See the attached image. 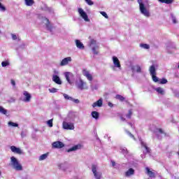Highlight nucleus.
Wrapping results in <instances>:
<instances>
[{"label": "nucleus", "mask_w": 179, "mask_h": 179, "mask_svg": "<svg viewBox=\"0 0 179 179\" xmlns=\"http://www.w3.org/2000/svg\"><path fill=\"white\" fill-rule=\"evenodd\" d=\"M10 162L13 169H15V170H16L17 171H22V170H23V166H22V164L19 163V161H17V159H16V157H11Z\"/></svg>", "instance_id": "1"}, {"label": "nucleus", "mask_w": 179, "mask_h": 179, "mask_svg": "<svg viewBox=\"0 0 179 179\" xmlns=\"http://www.w3.org/2000/svg\"><path fill=\"white\" fill-rule=\"evenodd\" d=\"M138 2L139 3V8H140V12L145 16V17H149L150 16V13L146 9V7H145V4L142 3V0H138Z\"/></svg>", "instance_id": "2"}, {"label": "nucleus", "mask_w": 179, "mask_h": 179, "mask_svg": "<svg viewBox=\"0 0 179 179\" xmlns=\"http://www.w3.org/2000/svg\"><path fill=\"white\" fill-rule=\"evenodd\" d=\"M150 73L152 76V79L153 80V82H155L156 83H159V78H157V76H156L157 73H156V69L155 68H150Z\"/></svg>", "instance_id": "3"}, {"label": "nucleus", "mask_w": 179, "mask_h": 179, "mask_svg": "<svg viewBox=\"0 0 179 179\" xmlns=\"http://www.w3.org/2000/svg\"><path fill=\"white\" fill-rule=\"evenodd\" d=\"M92 171L96 179H101V172H97V166L92 164Z\"/></svg>", "instance_id": "4"}, {"label": "nucleus", "mask_w": 179, "mask_h": 179, "mask_svg": "<svg viewBox=\"0 0 179 179\" xmlns=\"http://www.w3.org/2000/svg\"><path fill=\"white\" fill-rule=\"evenodd\" d=\"M64 146L65 144L59 141H55L52 143V148H53V149H62Z\"/></svg>", "instance_id": "5"}, {"label": "nucleus", "mask_w": 179, "mask_h": 179, "mask_svg": "<svg viewBox=\"0 0 179 179\" xmlns=\"http://www.w3.org/2000/svg\"><path fill=\"white\" fill-rule=\"evenodd\" d=\"M63 128L64 129H69L70 131H72L75 129V126L73 125V123L63 122Z\"/></svg>", "instance_id": "6"}, {"label": "nucleus", "mask_w": 179, "mask_h": 179, "mask_svg": "<svg viewBox=\"0 0 179 179\" xmlns=\"http://www.w3.org/2000/svg\"><path fill=\"white\" fill-rule=\"evenodd\" d=\"M65 78L70 85H72V80H73V73L71 72H65L64 73Z\"/></svg>", "instance_id": "7"}, {"label": "nucleus", "mask_w": 179, "mask_h": 179, "mask_svg": "<svg viewBox=\"0 0 179 179\" xmlns=\"http://www.w3.org/2000/svg\"><path fill=\"white\" fill-rule=\"evenodd\" d=\"M23 96V101H24L25 103H29V101L31 100V94H30V93H29V92L27 91H24Z\"/></svg>", "instance_id": "8"}, {"label": "nucleus", "mask_w": 179, "mask_h": 179, "mask_svg": "<svg viewBox=\"0 0 179 179\" xmlns=\"http://www.w3.org/2000/svg\"><path fill=\"white\" fill-rule=\"evenodd\" d=\"M78 13L85 22H89V17L87 16V14L83 10V9L78 8Z\"/></svg>", "instance_id": "9"}, {"label": "nucleus", "mask_w": 179, "mask_h": 179, "mask_svg": "<svg viewBox=\"0 0 179 179\" xmlns=\"http://www.w3.org/2000/svg\"><path fill=\"white\" fill-rule=\"evenodd\" d=\"M10 150L13 152V153H15L16 155H23V152L21 150V149L15 145L10 146Z\"/></svg>", "instance_id": "10"}, {"label": "nucleus", "mask_w": 179, "mask_h": 179, "mask_svg": "<svg viewBox=\"0 0 179 179\" xmlns=\"http://www.w3.org/2000/svg\"><path fill=\"white\" fill-rule=\"evenodd\" d=\"M145 174H147L150 178H156V173L150 171L149 167H145Z\"/></svg>", "instance_id": "11"}, {"label": "nucleus", "mask_w": 179, "mask_h": 179, "mask_svg": "<svg viewBox=\"0 0 179 179\" xmlns=\"http://www.w3.org/2000/svg\"><path fill=\"white\" fill-rule=\"evenodd\" d=\"M72 62V57H66L62 60L60 63V66H65V65H68V64H69V62Z\"/></svg>", "instance_id": "12"}, {"label": "nucleus", "mask_w": 179, "mask_h": 179, "mask_svg": "<svg viewBox=\"0 0 179 179\" xmlns=\"http://www.w3.org/2000/svg\"><path fill=\"white\" fill-rule=\"evenodd\" d=\"M83 75L85 76V78H87V79H88V80L90 82L93 80V76H92V74H90V73H89V71H86L85 69L83 71Z\"/></svg>", "instance_id": "13"}, {"label": "nucleus", "mask_w": 179, "mask_h": 179, "mask_svg": "<svg viewBox=\"0 0 179 179\" xmlns=\"http://www.w3.org/2000/svg\"><path fill=\"white\" fill-rule=\"evenodd\" d=\"M78 87L80 90H87V86H86V83L83 81V80H80V83L78 84Z\"/></svg>", "instance_id": "14"}, {"label": "nucleus", "mask_w": 179, "mask_h": 179, "mask_svg": "<svg viewBox=\"0 0 179 179\" xmlns=\"http://www.w3.org/2000/svg\"><path fill=\"white\" fill-rule=\"evenodd\" d=\"M52 81L55 82L57 85H62V81L59 78V76L54 75L52 76Z\"/></svg>", "instance_id": "15"}, {"label": "nucleus", "mask_w": 179, "mask_h": 179, "mask_svg": "<svg viewBox=\"0 0 179 179\" xmlns=\"http://www.w3.org/2000/svg\"><path fill=\"white\" fill-rule=\"evenodd\" d=\"M103 106V99H100L96 102L92 103V107L94 108L95 107H101Z\"/></svg>", "instance_id": "16"}, {"label": "nucleus", "mask_w": 179, "mask_h": 179, "mask_svg": "<svg viewBox=\"0 0 179 179\" xmlns=\"http://www.w3.org/2000/svg\"><path fill=\"white\" fill-rule=\"evenodd\" d=\"M76 45L77 48H79L80 50H85V45L79 40H76Z\"/></svg>", "instance_id": "17"}, {"label": "nucleus", "mask_w": 179, "mask_h": 179, "mask_svg": "<svg viewBox=\"0 0 179 179\" xmlns=\"http://www.w3.org/2000/svg\"><path fill=\"white\" fill-rule=\"evenodd\" d=\"M113 64L116 68H121V64L120 63V60L117 58V57H113Z\"/></svg>", "instance_id": "18"}, {"label": "nucleus", "mask_w": 179, "mask_h": 179, "mask_svg": "<svg viewBox=\"0 0 179 179\" xmlns=\"http://www.w3.org/2000/svg\"><path fill=\"white\" fill-rule=\"evenodd\" d=\"M135 174V170L132 168H130L125 173L126 177H129L130 176H134Z\"/></svg>", "instance_id": "19"}, {"label": "nucleus", "mask_w": 179, "mask_h": 179, "mask_svg": "<svg viewBox=\"0 0 179 179\" xmlns=\"http://www.w3.org/2000/svg\"><path fill=\"white\" fill-rule=\"evenodd\" d=\"M45 20L47 21V23L45 24L46 28L50 31H52V25L51 24L50 20H48V18H45Z\"/></svg>", "instance_id": "20"}, {"label": "nucleus", "mask_w": 179, "mask_h": 179, "mask_svg": "<svg viewBox=\"0 0 179 179\" xmlns=\"http://www.w3.org/2000/svg\"><path fill=\"white\" fill-rule=\"evenodd\" d=\"M91 115L92 118H94V120H99L100 117V113H99L97 111H92Z\"/></svg>", "instance_id": "21"}, {"label": "nucleus", "mask_w": 179, "mask_h": 179, "mask_svg": "<svg viewBox=\"0 0 179 179\" xmlns=\"http://www.w3.org/2000/svg\"><path fill=\"white\" fill-rule=\"evenodd\" d=\"M80 148V145H74L72 148H71L69 150H67L66 152L68 153H69V152H73L75 150H78V149H79Z\"/></svg>", "instance_id": "22"}, {"label": "nucleus", "mask_w": 179, "mask_h": 179, "mask_svg": "<svg viewBox=\"0 0 179 179\" xmlns=\"http://www.w3.org/2000/svg\"><path fill=\"white\" fill-rule=\"evenodd\" d=\"M161 3H166V5H170V3H173L174 0H158Z\"/></svg>", "instance_id": "23"}, {"label": "nucleus", "mask_w": 179, "mask_h": 179, "mask_svg": "<svg viewBox=\"0 0 179 179\" xmlns=\"http://www.w3.org/2000/svg\"><path fill=\"white\" fill-rule=\"evenodd\" d=\"M34 3V0H25V5H27V6H32Z\"/></svg>", "instance_id": "24"}, {"label": "nucleus", "mask_w": 179, "mask_h": 179, "mask_svg": "<svg viewBox=\"0 0 179 179\" xmlns=\"http://www.w3.org/2000/svg\"><path fill=\"white\" fill-rule=\"evenodd\" d=\"M156 92L159 94H164V90L162 87H157L155 89Z\"/></svg>", "instance_id": "25"}, {"label": "nucleus", "mask_w": 179, "mask_h": 179, "mask_svg": "<svg viewBox=\"0 0 179 179\" xmlns=\"http://www.w3.org/2000/svg\"><path fill=\"white\" fill-rule=\"evenodd\" d=\"M115 99H117V100H120V101H124V100H125V98L120 94H117L115 96Z\"/></svg>", "instance_id": "26"}, {"label": "nucleus", "mask_w": 179, "mask_h": 179, "mask_svg": "<svg viewBox=\"0 0 179 179\" xmlns=\"http://www.w3.org/2000/svg\"><path fill=\"white\" fill-rule=\"evenodd\" d=\"M47 157H48V154H47V153L43 154L39 157V160L40 161L45 160V159H47Z\"/></svg>", "instance_id": "27"}, {"label": "nucleus", "mask_w": 179, "mask_h": 179, "mask_svg": "<svg viewBox=\"0 0 179 179\" xmlns=\"http://www.w3.org/2000/svg\"><path fill=\"white\" fill-rule=\"evenodd\" d=\"M0 113H1V114H3L4 115H6L8 110H6V109H5L3 107L0 106Z\"/></svg>", "instance_id": "28"}, {"label": "nucleus", "mask_w": 179, "mask_h": 179, "mask_svg": "<svg viewBox=\"0 0 179 179\" xmlns=\"http://www.w3.org/2000/svg\"><path fill=\"white\" fill-rule=\"evenodd\" d=\"M98 49H99V46L97 45H95L94 48H92V51L94 54H95V55H97V54H99V52L97 51Z\"/></svg>", "instance_id": "29"}, {"label": "nucleus", "mask_w": 179, "mask_h": 179, "mask_svg": "<svg viewBox=\"0 0 179 179\" xmlns=\"http://www.w3.org/2000/svg\"><path fill=\"white\" fill-rule=\"evenodd\" d=\"M158 83H159V85H166V83H167V79L162 78L161 80H159Z\"/></svg>", "instance_id": "30"}, {"label": "nucleus", "mask_w": 179, "mask_h": 179, "mask_svg": "<svg viewBox=\"0 0 179 179\" xmlns=\"http://www.w3.org/2000/svg\"><path fill=\"white\" fill-rule=\"evenodd\" d=\"M127 118L131 119L132 117V109H129L128 113L126 115Z\"/></svg>", "instance_id": "31"}, {"label": "nucleus", "mask_w": 179, "mask_h": 179, "mask_svg": "<svg viewBox=\"0 0 179 179\" xmlns=\"http://www.w3.org/2000/svg\"><path fill=\"white\" fill-rule=\"evenodd\" d=\"M1 2H2V0H0V10H2V12H5V10H6V8L3 6V5H2Z\"/></svg>", "instance_id": "32"}, {"label": "nucleus", "mask_w": 179, "mask_h": 179, "mask_svg": "<svg viewBox=\"0 0 179 179\" xmlns=\"http://www.w3.org/2000/svg\"><path fill=\"white\" fill-rule=\"evenodd\" d=\"M1 66L5 68V66H9V62L5 61L1 62Z\"/></svg>", "instance_id": "33"}, {"label": "nucleus", "mask_w": 179, "mask_h": 179, "mask_svg": "<svg viewBox=\"0 0 179 179\" xmlns=\"http://www.w3.org/2000/svg\"><path fill=\"white\" fill-rule=\"evenodd\" d=\"M49 92L50 93H57V92H58V90L57 88L52 87L51 89H49Z\"/></svg>", "instance_id": "34"}, {"label": "nucleus", "mask_w": 179, "mask_h": 179, "mask_svg": "<svg viewBox=\"0 0 179 179\" xmlns=\"http://www.w3.org/2000/svg\"><path fill=\"white\" fill-rule=\"evenodd\" d=\"M101 15H102V16H103V17H106V19H108V15H107L106 12L101 11Z\"/></svg>", "instance_id": "35"}, {"label": "nucleus", "mask_w": 179, "mask_h": 179, "mask_svg": "<svg viewBox=\"0 0 179 179\" xmlns=\"http://www.w3.org/2000/svg\"><path fill=\"white\" fill-rule=\"evenodd\" d=\"M64 99H66V100H73V99H72V97H70L68 94H64Z\"/></svg>", "instance_id": "36"}, {"label": "nucleus", "mask_w": 179, "mask_h": 179, "mask_svg": "<svg viewBox=\"0 0 179 179\" xmlns=\"http://www.w3.org/2000/svg\"><path fill=\"white\" fill-rule=\"evenodd\" d=\"M47 124L50 128H52V119L48 120Z\"/></svg>", "instance_id": "37"}, {"label": "nucleus", "mask_w": 179, "mask_h": 179, "mask_svg": "<svg viewBox=\"0 0 179 179\" xmlns=\"http://www.w3.org/2000/svg\"><path fill=\"white\" fill-rule=\"evenodd\" d=\"M8 125H10L11 127H19V124L13 122H9Z\"/></svg>", "instance_id": "38"}, {"label": "nucleus", "mask_w": 179, "mask_h": 179, "mask_svg": "<svg viewBox=\"0 0 179 179\" xmlns=\"http://www.w3.org/2000/svg\"><path fill=\"white\" fill-rule=\"evenodd\" d=\"M85 2L90 6H92V5H94V3L92 0H87Z\"/></svg>", "instance_id": "39"}, {"label": "nucleus", "mask_w": 179, "mask_h": 179, "mask_svg": "<svg viewBox=\"0 0 179 179\" xmlns=\"http://www.w3.org/2000/svg\"><path fill=\"white\" fill-rule=\"evenodd\" d=\"M143 146H144L147 153H150V148H149L148 146H146V144H143Z\"/></svg>", "instance_id": "40"}, {"label": "nucleus", "mask_w": 179, "mask_h": 179, "mask_svg": "<svg viewBox=\"0 0 179 179\" xmlns=\"http://www.w3.org/2000/svg\"><path fill=\"white\" fill-rule=\"evenodd\" d=\"M141 47H143V48H145V50H149V45L145 43V44H142Z\"/></svg>", "instance_id": "41"}, {"label": "nucleus", "mask_w": 179, "mask_h": 179, "mask_svg": "<svg viewBox=\"0 0 179 179\" xmlns=\"http://www.w3.org/2000/svg\"><path fill=\"white\" fill-rule=\"evenodd\" d=\"M94 44H96V40H94V39H91V40H90V46L94 45Z\"/></svg>", "instance_id": "42"}, {"label": "nucleus", "mask_w": 179, "mask_h": 179, "mask_svg": "<svg viewBox=\"0 0 179 179\" xmlns=\"http://www.w3.org/2000/svg\"><path fill=\"white\" fill-rule=\"evenodd\" d=\"M10 82L11 85H13V86H16V82L15 81V80L11 79Z\"/></svg>", "instance_id": "43"}, {"label": "nucleus", "mask_w": 179, "mask_h": 179, "mask_svg": "<svg viewBox=\"0 0 179 179\" xmlns=\"http://www.w3.org/2000/svg\"><path fill=\"white\" fill-rule=\"evenodd\" d=\"M12 38H13V40H17V36H16V35H15V34H12Z\"/></svg>", "instance_id": "44"}, {"label": "nucleus", "mask_w": 179, "mask_h": 179, "mask_svg": "<svg viewBox=\"0 0 179 179\" xmlns=\"http://www.w3.org/2000/svg\"><path fill=\"white\" fill-rule=\"evenodd\" d=\"M108 106L109 107H111V108L114 107V104H113V103H111V102H108Z\"/></svg>", "instance_id": "45"}, {"label": "nucleus", "mask_w": 179, "mask_h": 179, "mask_svg": "<svg viewBox=\"0 0 179 179\" xmlns=\"http://www.w3.org/2000/svg\"><path fill=\"white\" fill-rule=\"evenodd\" d=\"M73 101L74 103H76V104H78V103H80L79 99H73Z\"/></svg>", "instance_id": "46"}, {"label": "nucleus", "mask_w": 179, "mask_h": 179, "mask_svg": "<svg viewBox=\"0 0 179 179\" xmlns=\"http://www.w3.org/2000/svg\"><path fill=\"white\" fill-rule=\"evenodd\" d=\"M158 131H159V134H164V131H163V129H158Z\"/></svg>", "instance_id": "47"}, {"label": "nucleus", "mask_w": 179, "mask_h": 179, "mask_svg": "<svg viewBox=\"0 0 179 179\" xmlns=\"http://www.w3.org/2000/svg\"><path fill=\"white\" fill-rule=\"evenodd\" d=\"M111 164H112L113 167H114L115 166V162L111 161Z\"/></svg>", "instance_id": "48"}, {"label": "nucleus", "mask_w": 179, "mask_h": 179, "mask_svg": "<svg viewBox=\"0 0 179 179\" xmlns=\"http://www.w3.org/2000/svg\"><path fill=\"white\" fill-rule=\"evenodd\" d=\"M123 153H128V150L127 149H123Z\"/></svg>", "instance_id": "49"}, {"label": "nucleus", "mask_w": 179, "mask_h": 179, "mask_svg": "<svg viewBox=\"0 0 179 179\" xmlns=\"http://www.w3.org/2000/svg\"><path fill=\"white\" fill-rule=\"evenodd\" d=\"M129 135L131 136V138H135V136H134V134L129 133Z\"/></svg>", "instance_id": "50"}, {"label": "nucleus", "mask_w": 179, "mask_h": 179, "mask_svg": "<svg viewBox=\"0 0 179 179\" xmlns=\"http://www.w3.org/2000/svg\"><path fill=\"white\" fill-rule=\"evenodd\" d=\"M173 23H177V20H176V18H174V19L173 20Z\"/></svg>", "instance_id": "51"}, {"label": "nucleus", "mask_w": 179, "mask_h": 179, "mask_svg": "<svg viewBox=\"0 0 179 179\" xmlns=\"http://www.w3.org/2000/svg\"><path fill=\"white\" fill-rule=\"evenodd\" d=\"M156 66L155 65H152L150 66V68H155Z\"/></svg>", "instance_id": "52"}, {"label": "nucleus", "mask_w": 179, "mask_h": 179, "mask_svg": "<svg viewBox=\"0 0 179 179\" xmlns=\"http://www.w3.org/2000/svg\"><path fill=\"white\" fill-rule=\"evenodd\" d=\"M137 72H141V68L137 69Z\"/></svg>", "instance_id": "53"}, {"label": "nucleus", "mask_w": 179, "mask_h": 179, "mask_svg": "<svg viewBox=\"0 0 179 179\" xmlns=\"http://www.w3.org/2000/svg\"><path fill=\"white\" fill-rule=\"evenodd\" d=\"M122 120L123 121H125V118L122 117Z\"/></svg>", "instance_id": "54"}, {"label": "nucleus", "mask_w": 179, "mask_h": 179, "mask_svg": "<svg viewBox=\"0 0 179 179\" xmlns=\"http://www.w3.org/2000/svg\"><path fill=\"white\" fill-rule=\"evenodd\" d=\"M92 38V36H89V39L90 40Z\"/></svg>", "instance_id": "55"}, {"label": "nucleus", "mask_w": 179, "mask_h": 179, "mask_svg": "<svg viewBox=\"0 0 179 179\" xmlns=\"http://www.w3.org/2000/svg\"><path fill=\"white\" fill-rule=\"evenodd\" d=\"M133 72L135 71V69H132Z\"/></svg>", "instance_id": "56"}, {"label": "nucleus", "mask_w": 179, "mask_h": 179, "mask_svg": "<svg viewBox=\"0 0 179 179\" xmlns=\"http://www.w3.org/2000/svg\"><path fill=\"white\" fill-rule=\"evenodd\" d=\"M178 68H179V65L178 66Z\"/></svg>", "instance_id": "57"}, {"label": "nucleus", "mask_w": 179, "mask_h": 179, "mask_svg": "<svg viewBox=\"0 0 179 179\" xmlns=\"http://www.w3.org/2000/svg\"><path fill=\"white\" fill-rule=\"evenodd\" d=\"M87 0H85V1H87Z\"/></svg>", "instance_id": "58"}, {"label": "nucleus", "mask_w": 179, "mask_h": 179, "mask_svg": "<svg viewBox=\"0 0 179 179\" xmlns=\"http://www.w3.org/2000/svg\"><path fill=\"white\" fill-rule=\"evenodd\" d=\"M0 176H1V172H0Z\"/></svg>", "instance_id": "59"}]
</instances>
